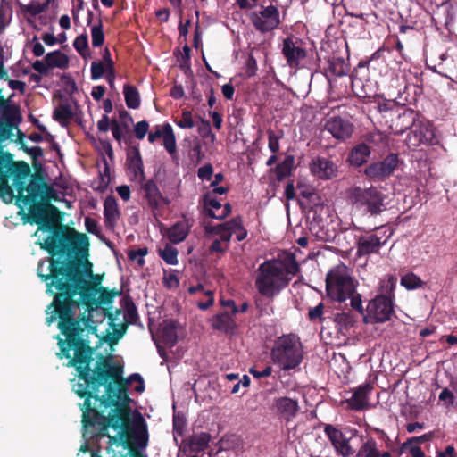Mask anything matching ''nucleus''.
I'll list each match as a JSON object with an SVG mask.
<instances>
[{
	"label": "nucleus",
	"mask_w": 457,
	"mask_h": 457,
	"mask_svg": "<svg viewBox=\"0 0 457 457\" xmlns=\"http://www.w3.org/2000/svg\"><path fill=\"white\" fill-rule=\"evenodd\" d=\"M29 173L28 164L24 162L16 164L11 154L0 149V198L6 204L12 201L13 191L8 185L9 178H12V186L18 193L16 204L22 212L25 207L42 197L45 191V188L35 181H30L26 187H23Z\"/></svg>",
	"instance_id": "obj_3"
},
{
	"label": "nucleus",
	"mask_w": 457,
	"mask_h": 457,
	"mask_svg": "<svg viewBox=\"0 0 457 457\" xmlns=\"http://www.w3.org/2000/svg\"><path fill=\"white\" fill-rule=\"evenodd\" d=\"M92 45L95 47H99L103 45L104 36L102 29V23L99 21L97 25H94L91 29Z\"/></svg>",
	"instance_id": "obj_39"
},
{
	"label": "nucleus",
	"mask_w": 457,
	"mask_h": 457,
	"mask_svg": "<svg viewBox=\"0 0 457 457\" xmlns=\"http://www.w3.org/2000/svg\"><path fill=\"white\" fill-rule=\"evenodd\" d=\"M273 407L278 413L290 420L296 416L299 411L298 402L289 397H278L273 402Z\"/></svg>",
	"instance_id": "obj_20"
},
{
	"label": "nucleus",
	"mask_w": 457,
	"mask_h": 457,
	"mask_svg": "<svg viewBox=\"0 0 457 457\" xmlns=\"http://www.w3.org/2000/svg\"><path fill=\"white\" fill-rule=\"evenodd\" d=\"M129 169L136 178L145 179L143 161L138 150H136L135 154L129 157Z\"/></svg>",
	"instance_id": "obj_32"
},
{
	"label": "nucleus",
	"mask_w": 457,
	"mask_h": 457,
	"mask_svg": "<svg viewBox=\"0 0 457 457\" xmlns=\"http://www.w3.org/2000/svg\"><path fill=\"white\" fill-rule=\"evenodd\" d=\"M324 432L332 444L337 454L342 457H350L354 453L347 438L341 430L328 424L325 426Z\"/></svg>",
	"instance_id": "obj_12"
},
{
	"label": "nucleus",
	"mask_w": 457,
	"mask_h": 457,
	"mask_svg": "<svg viewBox=\"0 0 457 457\" xmlns=\"http://www.w3.org/2000/svg\"><path fill=\"white\" fill-rule=\"evenodd\" d=\"M348 71V66L341 57H331L328 61L326 72L328 76L342 77Z\"/></svg>",
	"instance_id": "obj_27"
},
{
	"label": "nucleus",
	"mask_w": 457,
	"mask_h": 457,
	"mask_svg": "<svg viewBox=\"0 0 457 457\" xmlns=\"http://www.w3.org/2000/svg\"><path fill=\"white\" fill-rule=\"evenodd\" d=\"M46 62L49 68L64 69L68 66L69 58L61 51H54L46 55Z\"/></svg>",
	"instance_id": "obj_29"
},
{
	"label": "nucleus",
	"mask_w": 457,
	"mask_h": 457,
	"mask_svg": "<svg viewBox=\"0 0 457 457\" xmlns=\"http://www.w3.org/2000/svg\"><path fill=\"white\" fill-rule=\"evenodd\" d=\"M41 187L46 188L44 189L43 196L26 207L29 208V212L32 218V221L37 224H43L48 220H53L58 213V210L55 206L41 202L37 203L38 201H45L53 197L54 191L50 187L43 185H41Z\"/></svg>",
	"instance_id": "obj_8"
},
{
	"label": "nucleus",
	"mask_w": 457,
	"mask_h": 457,
	"mask_svg": "<svg viewBox=\"0 0 457 457\" xmlns=\"http://www.w3.org/2000/svg\"><path fill=\"white\" fill-rule=\"evenodd\" d=\"M42 249L48 251L51 254L54 253V249L56 247L55 238L52 236L47 237L44 242L39 243Z\"/></svg>",
	"instance_id": "obj_55"
},
{
	"label": "nucleus",
	"mask_w": 457,
	"mask_h": 457,
	"mask_svg": "<svg viewBox=\"0 0 457 457\" xmlns=\"http://www.w3.org/2000/svg\"><path fill=\"white\" fill-rule=\"evenodd\" d=\"M73 46L75 49L82 55L86 56L88 48L87 43V36L86 34H81L77 37L73 42Z\"/></svg>",
	"instance_id": "obj_46"
},
{
	"label": "nucleus",
	"mask_w": 457,
	"mask_h": 457,
	"mask_svg": "<svg viewBox=\"0 0 457 457\" xmlns=\"http://www.w3.org/2000/svg\"><path fill=\"white\" fill-rule=\"evenodd\" d=\"M370 154V147L364 144L359 145L349 154L348 160L353 166L359 167L367 162Z\"/></svg>",
	"instance_id": "obj_28"
},
{
	"label": "nucleus",
	"mask_w": 457,
	"mask_h": 457,
	"mask_svg": "<svg viewBox=\"0 0 457 457\" xmlns=\"http://www.w3.org/2000/svg\"><path fill=\"white\" fill-rule=\"evenodd\" d=\"M32 68L39 73H46L50 69L48 63L46 62V59L44 61H36L32 64Z\"/></svg>",
	"instance_id": "obj_64"
},
{
	"label": "nucleus",
	"mask_w": 457,
	"mask_h": 457,
	"mask_svg": "<svg viewBox=\"0 0 457 457\" xmlns=\"http://www.w3.org/2000/svg\"><path fill=\"white\" fill-rule=\"evenodd\" d=\"M163 145L165 149L173 154L176 152V138L172 127L169 123L164 124Z\"/></svg>",
	"instance_id": "obj_33"
},
{
	"label": "nucleus",
	"mask_w": 457,
	"mask_h": 457,
	"mask_svg": "<svg viewBox=\"0 0 457 457\" xmlns=\"http://www.w3.org/2000/svg\"><path fill=\"white\" fill-rule=\"evenodd\" d=\"M398 164L396 154H389L382 162L371 163L365 169V174L373 179H382L390 176Z\"/></svg>",
	"instance_id": "obj_13"
},
{
	"label": "nucleus",
	"mask_w": 457,
	"mask_h": 457,
	"mask_svg": "<svg viewBox=\"0 0 457 457\" xmlns=\"http://www.w3.org/2000/svg\"><path fill=\"white\" fill-rule=\"evenodd\" d=\"M401 448L402 451L409 452L411 457H425V453L421 448L409 439L402 445Z\"/></svg>",
	"instance_id": "obj_44"
},
{
	"label": "nucleus",
	"mask_w": 457,
	"mask_h": 457,
	"mask_svg": "<svg viewBox=\"0 0 457 457\" xmlns=\"http://www.w3.org/2000/svg\"><path fill=\"white\" fill-rule=\"evenodd\" d=\"M204 206L206 214L216 220H222L226 218L231 212L229 204L224 205L216 199L215 195L212 193H207L204 198Z\"/></svg>",
	"instance_id": "obj_15"
},
{
	"label": "nucleus",
	"mask_w": 457,
	"mask_h": 457,
	"mask_svg": "<svg viewBox=\"0 0 457 457\" xmlns=\"http://www.w3.org/2000/svg\"><path fill=\"white\" fill-rule=\"evenodd\" d=\"M324 129L336 139L344 141L352 137L354 127L348 119L333 116L326 120Z\"/></svg>",
	"instance_id": "obj_11"
},
{
	"label": "nucleus",
	"mask_w": 457,
	"mask_h": 457,
	"mask_svg": "<svg viewBox=\"0 0 457 457\" xmlns=\"http://www.w3.org/2000/svg\"><path fill=\"white\" fill-rule=\"evenodd\" d=\"M355 283L345 265H337L328 273L326 290L332 300L345 302L355 293Z\"/></svg>",
	"instance_id": "obj_6"
},
{
	"label": "nucleus",
	"mask_w": 457,
	"mask_h": 457,
	"mask_svg": "<svg viewBox=\"0 0 457 457\" xmlns=\"http://www.w3.org/2000/svg\"><path fill=\"white\" fill-rule=\"evenodd\" d=\"M401 285L409 290H412L420 287L422 281L417 275L408 273L401 278Z\"/></svg>",
	"instance_id": "obj_36"
},
{
	"label": "nucleus",
	"mask_w": 457,
	"mask_h": 457,
	"mask_svg": "<svg viewBox=\"0 0 457 457\" xmlns=\"http://www.w3.org/2000/svg\"><path fill=\"white\" fill-rule=\"evenodd\" d=\"M335 322L340 329H346L353 325L354 320L349 313L341 312L335 316Z\"/></svg>",
	"instance_id": "obj_41"
},
{
	"label": "nucleus",
	"mask_w": 457,
	"mask_h": 457,
	"mask_svg": "<svg viewBox=\"0 0 457 457\" xmlns=\"http://www.w3.org/2000/svg\"><path fill=\"white\" fill-rule=\"evenodd\" d=\"M313 175L322 179H329L336 176L337 167L335 164L323 157L314 158L310 164Z\"/></svg>",
	"instance_id": "obj_17"
},
{
	"label": "nucleus",
	"mask_w": 457,
	"mask_h": 457,
	"mask_svg": "<svg viewBox=\"0 0 457 457\" xmlns=\"http://www.w3.org/2000/svg\"><path fill=\"white\" fill-rule=\"evenodd\" d=\"M85 226H86L87 230L89 233L96 234V235L100 233V229H99L97 222L91 218L87 217L85 219Z\"/></svg>",
	"instance_id": "obj_59"
},
{
	"label": "nucleus",
	"mask_w": 457,
	"mask_h": 457,
	"mask_svg": "<svg viewBox=\"0 0 457 457\" xmlns=\"http://www.w3.org/2000/svg\"><path fill=\"white\" fill-rule=\"evenodd\" d=\"M191 224L189 220L184 218L176 222L167 231V237L173 244H179L186 239L188 235Z\"/></svg>",
	"instance_id": "obj_23"
},
{
	"label": "nucleus",
	"mask_w": 457,
	"mask_h": 457,
	"mask_svg": "<svg viewBox=\"0 0 457 457\" xmlns=\"http://www.w3.org/2000/svg\"><path fill=\"white\" fill-rule=\"evenodd\" d=\"M213 231L219 235V239L228 246V242L232 237V230L228 226H227V222L218 225Z\"/></svg>",
	"instance_id": "obj_38"
},
{
	"label": "nucleus",
	"mask_w": 457,
	"mask_h": 457,
	"mask_svg": "<svg viewBox=\"0 0 457 457\" xmlns=\"http://www.w3.org/2000/svg\"><path fill=\"white\" fill-rule=\"evenodd\" d=\"M71 241L72 245L81 249L88 245V239L85 234L74 233Z\"/></svg>",
	"instance_id": "obj_52"
},
{
	"label": "nucleus",
	"mask_w": 457,
	"mask_h": 457,
	"mask_svg": "<svg viewBox=\"0 0 457 457\" xmlns=\"http://www.w3.org/2000/svg\"><path fill=\"white\" fill-rule=\"evenodd\" d=\"M141 190L144 193V198L153 212L159 209L162 203L165 204H170V201L162 196L156 183L152 179L142 184Z\"/></svg>",
	"instance_id": "obj_14"
},
{
	"label": "nucleus",
	"mask_w": 457,
	"mask_h": 457,
	"mask_svg": "<svg viewBox=\"0 0 457 457\" xmlns=\"http://www.w3.org/2000/svg\"><path fill=\"white\" fill-rule=\"evenodd\" d=\"M227 226L230 228L232 230V235L236 236V238L238 241H242L246 237V231L242 227L241 220L239 219H233L227 222Z\"/></svg>",
	"instance_id": "obj_37"
},
{
	"label": "nucleus",
	"mask_w": 457,
	"mask_h": 457,
	"mask_svg": "<svg viewBox=\"0 0 457 457\" xmlns=\"http://www.w3.org/2000/svg\"><path fill=\"white\" fill-rule=\"evenodd\" d=\"M234 315L235 314L227 312L218 313L212 318L211 325L216 330L231 334L237 328V323L233 317Z\"/></svg>",
	"instance_id": "obj_21"
},
{
	"label": "nucleus",
	"mask_w": 457,
	"mask_h": 457,
	"mask_svg": "<svg viewBox=\"0 0 457 457\" xmlns=\"http://www.w3.org/2000/svg\"><path fill=\"white\" fill-rule=\"evenodd\" d=\"M210 439L211 436L209 434L200 433L193 436L191 444L196 450H204L208 446Z\"/></svg>",
	"instance_id": "obj_40"
},
{
	"label": "nucleus",
	"mask_w": 457,
	"mask_h": 457,
	"mask_svg": "<svg viewBox=\"0 0 457 457\" xmlns=\"http://www.w3.org/2000/svg\"><path fill=\"white\" fill-rule=\"evenodd\" d=\"M282 53L287 59V64L292 68L298 67L300 62L306 56L304 49L290 38H286L283 41Z\"/></svg>",
	"instance_id": "obj_16"
},
{
	"label": "nucleus",
	"mask_w": 457,
	"mask_h": 457,
	"mask_svg": "<svg viewBox=\"0 0 457 457\" xmlns=\"http://www.w3.org/2000/svg\"><path fill=\"white\" fill-rule=\"evenodd\" d=\"M123 93L126 105L130 109H137L140 106V96L138 90L129 85H124Z\"/></svg>",
	"instance_id": "obj_30"
},
{
	"label": "nucleus",
	"mask_w": 457,
	"mask_h": 457,
	"mask_svg": "<svg viewBox=\"0 0 457 457\" xmlns=\"http://www.w3.org/2000/svg\"><path fill=\"white\" fill-rule=\"evenodd\" d=\"M348 299L351 300V306L353 309L357 310L361 313H363L362 302L360 295H355V293H353V295Z\"/></svg>",
	"instance_id": "obj_60"
},
{
	"label": "nucleus",
	"mask_w": 457,
	"mask_h": 457,
	"mask_svg": "<svg viewBox=\"0 0 457 457\" xmlns=\"http://www.w3.org/2000/svg\"><path fill=\"white\" fill-rule=\"evenodd\" d=\"M116 191L122 200L127 202L130 199V188L129 186H119Z\"/></svg>",
	"instance_id": "obj_63"
},
{
	"label": "nucleus",
	"mask_w": 457,
	"mask_h": 457,
	"mask_svg": "<svg viewBox=\"0 0 457 457\" xmlns=\"http://www.w3.org/2000/svg\"><path fill=\"white\" fill-rule=\"evenodd\" d=\"M163 283L168 288H176L179 287V279L175 274H168L163 278Z\"/></svg>",
	"instance_id": "obj_58"
},
{
	"label": "nucleus",
	"mask_w": 457,
	"mask_h": 457,
	"mask_svg": "<svg viewBox=\"0 0 457 457\" xmlns=\"http://www.w3.org/2000/svg\"><path fill=\"white\" fill-rule=\"evenodd\" d=\"M159 255L167 264L175 265L178 262V250L171 245H166L163 249H160Z\"/></svg>",
	"instance_id": "obj_35"
},
{
	"label": "nucleus",
	"mask_w": 457,
	"mask_h": 457,
	"mask_svg": "<svg viewBox=\"0 0 457 457\" xmlns=\"http://www.w3.org/2000/svg\"><path fill=\"white\" fill-rule=\"evenodd\" d=\"M135 384L134 390L137 393H142L145 390V383L143 378L138 373H134L129 376L122 384V388L127 391L129 386H132Z\"/></svg>",
	"instance_id": "obj_34"
},
{
	"label": "nucleus",
	"mask_w": 457,
	"mask_h": 457,
	"mask_svg": "<svg viewBox=\"0 0 457 457\" xmlns=\"http://www.w3.org/2000/svg\"><path fill=\"white\" fill-rule=\"evenodd\" d=\"M91 79L93 80H97L101 79L104 74L107 73L108 68L106 65L100 62H93L91 63Z\"/></svg>",
	"instance_id": "obj_45"
},
{
	"label": "nucleus",
	"mask_w": 457,
	"mask_h": 457,
	"mask_svg": "<svg viewBox=\"0 0 457 457\" xmlns=\"http://www.w3.org/2000/svg\"><path fill=\"white\" fill-rule=\"evenodd\" d=\"M212 172V166L205 164L198 169L197 175L202 180H211Z\"/></svg>",
	"instance_id": "obj_54"
},
{
	"label": "nucleus",
	"mask_w": 457,
	"mask_h": 457,
	"mask_svg": "<svg viewBox=\"0 0 457 457\" xmlns=\"http://www.w3.org/2000/svg\"><path fill=\"white\" fill-rule=\"evenodd\" d=\"M204 297L205 300H199L197 302V306L201 310H207L214 303L213 293L212 290L208 289L204 291Z\"/></svg>",
	"instance_id": "obj_50"
},
{
	"label": "nucleus",
	"mask_w": 457,
	"mask_h": 457,
	"mask_svg": "<svg viewBox=\"0 0 457 457\" xmlns=\"http://www.w3.org/2000/svg\"><path fill=\"white\" fill-rule=\"evenodd\" d=\"M373 234L361 236L357 241V255L359 257L378 252L381 245L385 243Z\"/></svg>",
	"instance_id": "obj_18"
},
{
	"label": "nucleus",
	"mask_w": 457,
	"mask_h": 457,
	"mask_svg": "<svg viewBox=\"0 0 457 457\" xmlns=\"http://www.w3.org/2000/svg\"><path fill=\"white\" fill-rule=\"evenodd\" d=\"M198 132L203 137H209L212 142L216 139V136L212 132L210 122L207 120H201L198 125Z\"/></svg>",
	"instance_id": "obj_47"
},
{
	"label": "nucleus",
	"mask_w": 457,
	"mask_h": 457,
	"mask_svg": "<svg viewBox=\"0 0 457 457\" xmlns=\"http://www.w3.org/2000/svg\"><path fill=\"white\" fill-rule=\"evenodd\" d=\"M74 116V105L69 101L62 102L55 107L54 119L61 125H66Z\"/></svg>",
	"instance_id": "obj_25"
},
{
	"label": "nucleus",
	"mask_w": 457,
	"mask_h": 457,
	"mask_svg": "<svg viewBox=\"0 0 457 457\" xmlns=\"http://www.w3.org/2000/svg\"><path fill=\"white\" fill-rule=\"evenodd\" d=\"M148 250L146 247H142L137 250H130L128 253L129 259L137 262L138 266L142 267L145 264V256L147 254Z\"/></svg>",
	"instance_id": "obj_43"
},
{
	"label": "nucleus",
	"mask_w": 457,
	"mask_h": 457,
	"mask_svg": "<svg viewBox=\"0 0 457 457\" xmlns=\"http://www.w3.org/2000/svg\"><path fill=\"white\" fill-rule=\"evenodd\" d=\"M47 8V4L41 3L37 0L31 1L29 4L24 6V11L29 14L36 16L40 14Z\"/></svg>",
	"instance_id": "obj_42"
},
{
	"label": "nucleus",
	"mask_w": 457,
	"mask_h": 457,
	"mask_svg": "<svg viewBox=\"0 0 457 457\" xmlns=\"http://www.w3.org/2000/svg\"><path fill=\"white\" fill-rule=\"evenodd\" d=\"M177 125L181 129H192L195 126V122L193 120L191 112L184 111L182 112L181 119L177 122Z\"/></svg>",
	"instance_id": "obj_48"
},
{
	"label": "nucleus",
	"mask_w": 457,
	"mask_h": 457,
	"mask_svg": "<svg viewBox=\"0 0 457 457\" xmlns=\"http://www.w3.org/2000/svg\"><path fill=\"white\" fill-rule=\"evenodd\" d=\"M104 393L95 398L100 407H113L106 418V428L113 429L109 438L108 453L111 457H125L130 448H145L148 444L147 426L142 414L129 406L131 399L122 388L123 367L106 362L97 373Z\"/></svg>",
	"instance_id": "obj_2"
},
{
	"label": "nucleus",
	"mask_w": 457,
	"mask_h": 457,
	"mask_svg": "<svg viewBox=\"0 0 457 457\" xmlns=\"http://www.w3.org/2000/svg\"><path fill=\"white\" fill-rule=\"evenodd\" d=\"M111 127L112 121L106 114H104L97 122V129L102 132H107Z\"/></svg>",
	"instance_id": "obj_61"
},
{
	"label": "nucleus",
	"mask_w": 457,
	"mask_h": 457,
	"mask_svg": "<svg viewBox=\"0 0 457 457\" xmlns=\"http://www.w3.org/2000/svg\"><path fill=\"white\" fill-rule=\"evenodd\" d=\"M268 146L269 149L273 153L276 154L279 151V139L280 136L277 135L274 131L269 130L268 131Z\"/></svg>",
	"instance_id": "obj_49"
},
{
	"label": "nucleus",
	"mask_w": 457,
	"mask_h": 457,
	"mask_svg": "<svg viewBox=\"0 0 457 457\" xmlns=\"http://www.w3.org/2000/svg\"><path fill=\"white\" fill-rule=\"evenodd\" d=\"M271 358L275 364L285 370L298 366L303 360V345L299 337L289 334L279 337L272 348Z\"/></svg>",
	"instance_id": "obj_5"
},
{
	"label": "nucleus",
	"mask_w": 457,
	"mask_h": 457,
	"mask_svg": "<svg viewBox=\"0 0 457 457\" xmlns=\"http://www.w3.org/2000/svg\"><path fill=\"white\" fill-rule=\"evenodd\" d=\"M354 457H392L387 451L381 452L374 438H369L360 446Z\"/></svg>",
	"instance_id": "obj_24"
},
{
	"label": "nucleus",
	"mask_w": 457,
	"mask_h": 457,
	"mask_svg": "<svg viewBox=\"0 0 457 457\" xmlns=\"http://www.w3.org/2000/svg\"><path fill=\"white\" fill-rule=\"evenodd\" d=\"M324 304L320 303L313 308H311L308 312V317L311 320H321L323 315Z\"/></svg>",
	"instance_id": "obj_53"
},
{
	"label": "nucleus",
	"mask_w": 457,
	"mask_h": 457,
	"mask_svg": "<svg viewBox=\"0 0 457 457\" xmlns=\"http://www.w3.org/2000/svg\"><path fill=\"white\" fill-rule=\"evenodd\" d=\"M104 216L106 227L113 228L120 217V212L117 200L113 196H108L104 203Z\"/></svg>",
	"instance_id": "obj_22"
},
{
	"label": "nucleus",
	"mask_w": 457,
	"mask_h": 457,
	"mask_svg": "<svg viewBox=\"0 0 457 457\" xmlns=\"http://www.w3.org/2000/svg\"><path fill=\"white\" fill-rule=\"evenodd\" d=\"M439 400L444 402L446 406H450L453 403L454 395L448 388H444L439 394Z\"/></svg>",
	"instance_id": "obj_56"
},
{
	"label": "nucleus",
	"mask_w": 457,
	"mask_h": 457,
	"mask_svg": "<svg viewBox=\"0 0 457 457\" xmlns=\"http://www.w3.org/2000/svg\"><path fill=\"white\" fill-rule=\"evenodd\" d=\"M163 135H164V125H162V126L157 125L154 127V129L149 133L148 141L150 143H154L158 138L163 137Z\"/></svg>",
	"instance_id": "obj_57"
},
{
	"label": "nucleus",
	"mask_w": 457,
	"mask_h": 457,
	"mask_svg": "<svg viewBox=\"0 0 457 457\" xmlns=\"http://www.w3.org/2000/svg\"><path fill=\"white\" fill-rule=\"evenodd\" d=\"M299 271V265L294 254L283 253L277 258L262 263L257 270L255 286L258 292L273 298L287 287L292 278Z\"/></svg>",
	"instance_id": "obj_4"
},
{
	"label": "nucleus",
	"mask_w": 457,
	"mask_h": 457,
	"mask_svg": "<svg viewBox=\"0 0 457 457\" xmlns=\"http://www.w3.org/2000/svg\"><path fill=\"white\" fill-rule=\"evenodd\" d=\"M271 371H272V369L271 367L268 366L266 367L265 369H263L262 370H257L253 368H252L250 370V373L256 378H266V377H269L270 374H271Z\"/></svg>",
	"instance_id": "obj_62"
},
{
	"label": "nucleus",
	"mask_w": 457,
	"mask_h": 457,
	"mask_svg": "<svg viewBox=\"0 0 457 457\" xmlns=\"http://www.w3.org/2000/svg\"><path fill=\"white\" fill-rule=\"evenodd\" d=\"M351 204L358 210L370 215L379 214L384 209V195L376 187L362 188L354 187L348 190Z\"/></svg>",
	"instance_id": "obj_7"
},
{
	"label": "nucleus",
	"mask_w": 457,
	"mask_h": 457,
	"mask_svg": "<svg viewBox=\"0 0 457 457\" xmlns=\"http://www.w3.org/2000/svg\"><path fill=\"white\" fill-rule=\"evenodd\" d=\"M49 274L43 273L44 262H40L37 269L38 276L46 281L47 292L54 294L53 287L60 291L54 302L47 307V325H51L58 313L60 321L58 328L66 337V340L59 339L61 353L59 358H67L70 361L68 367H74L78 372V382L72 385L74 392L80 397H85L81 405L83 411L82 422L84 428L96 426L99 420L104 418L108 407H100L95 404V398L99 395L101 383L91 376L89 364L92 361V353L87 347L84 336L96 333V326L92 320L93 310L89 308V302L96 292L90 283L79 274L57 271L54 259L48 261ZM107 417H105L106 419Z\"/></svg>",
	"instance_id": "obj_1"
},
{
	"label": "nucleus",
	"mask_w": 457,
	"mask_h": 457,
	"mask_svg": "<svg viewBox=\"0 0 457 457\" xmlns=\"http://www.w3.org/2000/svg\"><path fill=\"white\" fill-rule=\"evenodd\" d=\"M370 384H363L359 386L352 394L351 397L347 399L348 405L356 411L362 410L368 405V395L372 391Z\"/></svg>",
	"instance_id": "obj_19"
},
{
	"label": "nucleus",
	"mask_w": 457,
	"mask_h": 457,
	"mask_svg": "<svg viewBox=\"0 0 457 457\" xmlns=\"http://www.w3.org/2000/svg\"><path fill=\"white\" fill-rule=\"evenodd\" d=\"M160 337L166 346H173L178 338L175 324L172 321L163 322L160 329Z\"/></svg>",
	"instance_id": "obj_26"
},
{
	"label": "nucleus",
	"mask_w": 457,
	"mask_h": 457,
	"mask_svg": "<svg viewBox=\"0 0 457 457\" xmlns=\"http://www.w3.org/2000/svg\"><path fill=\"white\" fill-rule=\"evenodd\" d=\"M149 124L146 120L137 122L134 127L135 135L137 139H143L147 134Z\"/></svg>",
	"instance_id": "obj_51"
},
{
	"label": "nucleus",
	"mask_w": 457,
	"mask_h": 457,
	"mask_svg": "<svg viewBox=\"0 0 457 457\" xmlns=\"http://www.w3.org/2000/svg\"><path fill=\"white\" fill-rule=\"evenodd\" d=\"M367 312L375 322H386L391 319L394 312L393 300L390 296L378 295L369 303Z\"/></svg>",
	"instance_id": "obj_10"
},
{
	"label": "nucleus",
	"mask_w": 457,
	"mask_h": 457,
	"mask_svg": "<svg viewBox=\"0 0 457 457\" xmlns=\"http://www.w3.org/2000/svg\"><path fill=\"white\" fill-rule=\"evenodd\" d=\"M396 282L397 278L394 275H386L379 282L378 295H387L393 299Z\"/></svg>",
	"instance_id": "obj_31"
},
{
	"label": "nucleus",
	"mask_w": 457,
	"mask_h": 457,
	"mask_svg": "<svg viewBox=\"0 0 457 457\" xmlns=\"http://www.w3.org/2000/svg\"><path fill=\"white\" fill-rule=\"evenodd\" d=\"M250 21L254 28L262 33L273 30L280 24L279 11L274 5H269L259 11L252 12Z\"/></svg>",
	"instance_id": "obj_9"
}]
</instances>
